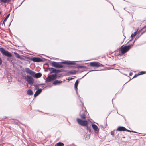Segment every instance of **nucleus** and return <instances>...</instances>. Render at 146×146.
Wrapping results in <instances>:
<instances>
[{
	"label": "nucleus",
	"instance_id": "nucleus-30",
	"mask_svg": "<svg viewBox=\"0 0 146 146\" xmlns=\"http://www.w3.org/2000/svg\"><path fill=\"white\" fill-rule=\"evenodd\" d=\"M87 129H88L89 130V131H90V129L89 128V129L88 128V127H87Z\"/></svg>",
	"mask_w": 146,
	"mask_h": 146
},
{
	"label": "nucleus",
	"instance_id": "nucleus-3",
	"mask_svg": "<svg viewBox=\"0 0 146 146\" xmlns=\"http://www.w3.org/2000/svg\"><path fill=\"white\" fill-rule=\"evenodd\" d=\"M131 46V45H129L124 46L119 50V54L122 55L130 49Z\"/></svg>",
	"mask_w": 146,
	"mask_h": 146
},
{
	"label": "nucleus",
	"instance_id": "nucleus-14",
	"mask_svg": "<svg viewBox=\"0 0 146 146\" xmlns=\"http://www.w3.org/2000/svg\"><path fill=\"white\" fill-rule=\"evenodd\" d=\"M92 127L93 129L95 131H98L99 129L98 127L95 124H92Z\"/></svg>",
	"mask_w": 146,
	"mask_h": 146
},
{
	"label": "nucleus",
	"instance_id": "nucleus-7",
	"mask_svg": "<svg viewBox=\"0 0 146 146\" xmlns=\"http://www.w3.org/2000/svg\"><path fill=\"white\" fill-rule=\"evenodd\" d=\"M27 80L28 83L31 85H32L33 83L34 80L32 77L29 76L27 75Z\"/></svg>",
	"mask_w": 146,
	"mask_h": 146
},
{
	"label": "nucleus",
	"instance_id": "nucleus-13",
	"mask_svg": "<svg viewBox=\"0 0 146 146\" xmlns=\"http://www.w3.org/2000/svg\"><path fill=\"white\" fill-rule=\"evenodd\" d=\"M62 82V81H60L58 80H56L53 82V84L55 85H60Z\"/></svg>",
	"mask_w": 146,
	"mask_h": 146
},
{
	"label": "nucleus",
	"instance_id": "nucleus-17",
	"mask_svg": "<svg viewBox=\"0 0 146 146\" xmlns=\"http://www.w3.org/2000/svg\"><path fill=\"white\" fill-rule=\"evenodd\" d=\"M64 144L63 143L59 142L57 143L55 146H64Z\"/></svg>",
	"mask_w": 146,
	"mask_h": 146
},
{
	"label": "nucleus",
	"instance_id": "nucleus-22",
	"mask_svg": "<svg viewBox=\"0 0 146 146\" xmlns=\"http://www.w3.org/2000/svg\"><path fill=\"white\" fill-rule=\"evenodd\" d=\"M10 0H0V1L1 2H2L4 3H6L9 2Z\"/></svg>",
	"mask_w": 146,
	"mask_h": 146
},
{
	"label": "nucleus",
	"instance_id": "nucleus-27",
	"mask_svg": "<svg viewBox=\"0 0 146 146\" xmlns=\"http://www.w3.org/2000/svg\"><path fill=\"white\" fill-rule=\"evenodd\" d=\"M138 74L137 75H136V74H135L134 76V78H135V77H137L138 76Z\"/></svg>",
	"mask_w": 146,
	"mask_h": 146
},
{
	"label": "nucleus",
	"instance_id": "nucleus-16",
	"mask_svg": "<svg viewBox=\"0 0 146 146\" xmlns=\"http://www.w3.org/2000/svg\"><path fill=\"white\" fill-rule=\"evenodd\" d=\"M62 63L68 65H74L75 64L74 62H62Z\"/></svg>",
	"mask_w": 146,
	"mask_h": 146
},
{
	"label": "nucleus",
	"instance_id": "nucleus-20",
	"mask_svg": "<svg viewBox=\"0 0 146 146\" xmlns=\"http://www.w3.org/2000/svg\"><path fill=\"white\" fill-rule=\"evenodd\" d=\"M63 66L62 65L58 63L56 68H63Z\"/></svg>",
	"mask_w": 146,
	"mask_h": 146
},
{
	"label": "nucleus",
	"instance_id": "nucleus-19",
	"mask_svg": "<svg viewBox=\"0 0 146 146\" xmlns=\"http://www.w3.org/2000/svg\"><path fill=\"white\" fill-rule=\"evenodd\" d=\"M27 93L29 95H31L33 94L32 91L30 89L29 90L27 91Z\"/></svg>",
	"mask_w": 146,
	"mask_h": 146
},
{
	"label": "nucleus",
	"instance_id": "nucleus-8",
	"mask_svg": "<svg viewBox=\"0 0 146 146\" xmlns=\"http://www.w3.org/2000/svg\"><path fill=\"white\" fill-rule=\"evenodd\" d=\"M48 69L51 73H60L61 72L60 70H56V69L54 68H49Z\"/></svg>",
	"mask_w": 146,
	"mask_h": 146
},
{
	"label": "nucleus",
	"instance_id": "nucleus-18",
	"mask_svg": "<svg viewBox=\"0 0 146 146\" xmlns=\"http://www.w3.org/2000/svg\"><path fill=\"white\" fill-rule=\"evenodd\" d=\"M14 54L17 58L20 59H21V58L20 57V55L18 53L16 52H14Z\"/></svg>",
	"mask_w": 146,
	"mask_h": 146
},
{
	"label": "nucleus",
	"instance_id": "nucleus-23",
	"mask_svg": "<svg viewBox=\"0 0 146 146\" xmlns=\"http://www.w3.org/2000/svg\"><path fill=\"white\" fill-rule=\"evenodd\" d=\"M136 32H135L134 33H132L131 35V37H132V38H133V37H134V36H135V35H136Z\"/></svg>",
	"mask_w": 146,
	"mask_h": 146
},
{
	"label": "nucleus",
	"instance_id": "nucleus-21",
	"mask_svg": "<svg viewBox=\"0 0 146 146\" xmlns=\"http://www.w3.org/2000/svg\"><path fill=\"white\" fill-rule=\"evenodd\" d=\"M58 63L56 62H52V64L53 66L56 67Z\"/></svg>",
	"mask_w": 146,
	"mask_h": 146
},
{
	"label": "nucleus",
	"instance_id": "nucleus-28",
	"mask_svg": "<svg viewBox=\"0 0 146 146\" xmlns=\"http://www.w3.org/2000/svg\"><path fill=\"white\" fill-rule=\"evenodd\" d=\"M25 80H26V79H27V76H25Z\"/></svg>",
	"mask_w": 146,
	"mask_h": 146
},
{
	"label": "nucleus",
	"instance_id": "nucleus-24",
	"mask_svg": "<svg viewBox=\"0 0 146 146\" xmlns=\"http://www.w3.org/2000/svg\"><path fill=\"white\" fill-rule=\"evenodd\" d=\"M145 73V72L141 71L140 72L138 73V75H140L144 74Z\"/></svg>",
	"mask_w": 146,
	"mask_h": 146
},
{
	"label": "nucleus",
	"instance_id": "nucleus-9",
	"mask_svg": "<svg viewBox=\"0 0 146 146\" xmlns=\"http://www.w3.org/2000/svg\"><path fill=\"white\" fill-rule=\"evenodd\" d=\"M86 113V112L84 110H82L80 111V116L81 118L83 119H85V113Z\"/></svg>",
	"mask_w": 146,
	"mask_h": 146
},
{
	"label": "nucleus",
	"instance_id": "nucleus-5",
	"mask_svg": "<svg viewBox=\"0 0 146 146\" xmlns=\"http://www.w3.org/2000/svg\"><path fill=\"white\" fill-rule=\"evenodd\" d=\"M77 121L80 125L82 126H86L88 123L87 121H83L78 118L77 119Z\"/></svg>",
	"mask_w": 146,
	"mask_h": 146
},
{
	"label": "nucleus",
	"instance_id": "nucleus-10",
	"mask_svg": "<svg viewBox=\"0 0 146 146\" xmlns=\"http://www.w3.org/2000/svg\"><path fill=\"white\" fill-rule=\"evenodd\" d=\"M116 130L119 131H126L127 129L124 127L120 126L118 127Z\"/></svg>",
	"mask_w": 146,
	"mask_h": 146
},
{
	"label": "nucleus",
	"instance_id": "nucleus-29",
	"mask_svg": "<svg viewBox=\"0 0 146 146\" xmlns=\"http://www.w3.org/2000/svg\"><path fill=\"white\" fill-rule=\"evenodd\" d=\"M126 131H127L128 132H129L130 131L129 130H127H127Z\"/></svg>",
	"mask_w": 146,
	"mask_h": 146
},
{
	"label": "nucleus",
	"instance_id": "nucleus-26",
	"mask_svg": "<svg viewBox=\"0 0 146 146\" xmlns=\"http://www.w3.org/2000/svg\"><path fill=\"white\" fill-rule=\"evenodd\" d=\"M111 134L113 136L114 134V132L113 131H112L111 132Z\"/></svg>",
	"mask_w": 146,
	"mask_h": 146
},
{
	"label": "nucleus",
	"instance_id": "nucleus-2",
	"mask_svg": "<svg viewBox=\"0 0 146 146\" xmlns=\"http://www.w3.org/2000/svg\"><path fill=\"white\" fill-rule=\"evenodd\" d=\"M0 51L3 55H4L8 57H12L11 54L8 51L5 50L3 48H0Z\"/></svg>",
	"mask_w": 146,
	"mask_h": 146
},
{
	"label": "nucleus",
	"instance_id": "nucleus-11",
	"mask_svg": "<svg viewBox=\"0 0 146 146\" xmlns=\"http://www.w3.org/2000/svg\"><path fill=\"white\" fill-rule=\"evenodd\" d=\"M32 60L34 62H40L41 61L42 59L38 57H34L32 59Z\"/></svg>",
	"mask_w": 146,
	"mask_h": 146
},
{
	"label": "nucleus",
	"instance_id": "nucleus-1",
	"mask_svg": "<svg viewBox=\"0 0 146 146\" xmlns=\"http://www.w3.org/2000/svg\"><path fill=\"white\" fill-rule=\"evenodd\" d=\"M25 71L27 73L29 74L36 78H40L42 76V74L40 73L39 72L36 74L34 71L31 70L28 68H25Z\"/></svg>",
	"mask_w": 146,
	"mask_h": 146
},
{
	"label": "nucleus",
	"instance_id": "nucleus-15",
	"mask_svg": "<svg viewBox=\"0 0 146 146\" xmlns=\"http://www.w3.org/2000/svg\"><path fill=\"white\" fill-rule=\"evenodd\" d=\"M78 80H76L75 82V85H74V88L76 90V92H77V86L78 84Z\"/></svg>",
	"mask_w": 146,
	"mask_h": 146
},
{
	"label": "nucleus",
	"instance_id": "nucleus-25",
	"mask_svg": "<svg viewBox=\"0 0 146 146\" xmlns=\"http://www.w3.org/2000/svg\"><path fill=\"white\" fill-rule=\"evenodd\" d=\"M10 15V14H9L7 15L6 18L4 19V22L6 21L7 20V19L9 17V16Z\"/></svg>",
	"mask_w": 146,
	"mask_h": 146
},
{
	"label": "nucleus",
	"instance_id": "nucleus-4",
	"mask_svg": "<svg viewBox=\"0 0 146 146\" xmlns=\"http://www.w3.org/2000/svg\"><path fill=\"white\" fill-rule=\"evenodd\" d=\"M57 75L56 74H53L48 76L46 78L45 81L46 82H50L52 81L56 78Z\"/></svg>",
	"mask_w": 146,
	"mask_h": 146
},
{
	"label": "nucleus",
	"instance_id": "nucleus-12",
	"mask_svg": "<svg viewBox=\"0 0 146 146\" xmlns=\"http://www.w3.org/2000/svg\"><path fill=\"white\" fill-rule=\"evenodd\" d=\"M42 89H39L37 90L35 93L34 95V96L35 97L38 96L42 92Z\"/></svg>",
	"mask_w": 146,
	"mask_h": 146
},
{
	"label": "nucleus",
	"instance_id": "nucleus-6",
	"mask_svg": "<svg viewBox=\"0 0 146 146\" xmlns=\"http://www.w3.org/2000/svg\"><path fill=\"white\" fill-rule=\"evenodd\" d=\"M90 66L93 67H102L103 66L102 64L98 62H93L90 63Z\"/></svg>",
	"mask_w": 146,
	"mask_h": 146
}]
</instances>
